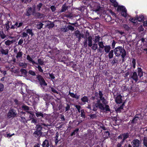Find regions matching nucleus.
Returning a JSON list of instances; mask_svg holds the SVG:
<instances>
[{
  "label": "nucleus",
  "instance_id": "8",
  "mask_svg": "<svg viewBox=\"0 0 147 147\" xmlns=\"http://www.w3.org/2000/svg\"><path fill=\"white\" fill-rule=\"evenodd\" d=\"M132 144L133 147H139L141 144V142L139 140L136 139L133 140Z\"/></svg>",
  "mask_w": 147,
  "mask_h": 147
},
{
  "label": "nucleus",
  "instance_id": "2",
  "mask_svg": "<svg viewBox=\"0 0 147 147\" xmlns=\"http://www.w3.org/2000/svg\"><path fill=\"white\" fill-rule=\"evenodd\" d=\"M114 51L115 54L117 57L121 56L123 58H124L126 55L125 50L122 47H117L114 49Z\"/></svg>",
  "mask_w": 147,
  "mask_h": 147
},
{
  "label": "nucleus",
  "instance_id": "52",
  "mask_svg": "<svg viewBox=\"0 0 147 147\" xmlns=\"http://www.w3.org/2000/svg\"><path fill=\"white\" fill-rule=\"evenodd\" d=\"M67 27L68 30L69 29L72 31H73L74 29V28L73 27L70 25H68L67 26Z\"/></svg>",
  "mask_w": 147,
  "mask_h": 147
},
{
  "label": "nucleus",
  "instance_id": "1",
  "mask_svg": "<svg viewBox=\"0 0 147 147\" xmlns=\"http://www.w3.org/2000/svg\"><path fill=\"white\" fill-rule=\"evenodd\" d=\"M107 102L104 98H102L97 101L96 103L93 106V110L95 111L96 108H98L104 111H109L110 109L109 106L107 105Z\"/></svg>",
  "mask_w": 147,
  "mask_h": 147
},
{
  "label": "nucleus",
  "instance_id": "26",
  "mask_svg": "<svg viewBox=\"0 0 147 147\" xmlns=\"http://www.w3.org/2000/svg\"><path fill=\"white\" fill-rule=\"evenodd\" d=\"M35 114L37 117H39L40 116L42 117H43V114L40 112H37Z\"/></svg>",
  "mask_w": 147,
  "mask_h": 147
},
{
  "label": "nucleus",
  "instance_id": "20",
  "mask_svg": "<svg viewBox=\"0 0 147 147\" xmlns=\"http://www.w3.org/2000/svg\"><path fill=\"white\" fill-rule=\"evenodd\" d=\"M138 76L140 77L141 78L143 76V72L142 70L139 67L138 68Z\"/></svg>",
  "mask_w": 147,
  "mask_h": 147
},
{
  "label": "nucleus",
  "instance_id": "49",
  "mask_svg": "<svg viewBox=\"0 0 147 147\" xmlns=\"http://www.w3.org/2000/svg\"><path fill=\"white\" fill-rule=\"evenodd\" d=\"M5 117V115H3L2 116H1L0 117V122H1L3 121V119Z\"/></svg>",
  "mask_w": 147,
  "mask_h": 147
},
{
  "label": "nucleus",
  "instance_id": "36",
  "mask_svg": "<svg viewBox=\"0 0 147 147\" xmlns=\"http://www.w3.org/2000/svg\"><path fill=\"white\" fill-rule=\"evenodd\" d=\"M23 89H24L25 90H26L27 89V86L26 85L24 84H23L22 85V87L21 88V92L22 94H24V93L22 91V90H24Z\"/></svg>",
  "mask_w": 147,
  "mask_h": 147
},
{
  "label": "nucleus",
  "instance_id": "5",
  "mask_svg": "<svg viewBox=\"0 0 147 147\" xmlns=\"http://www.w3.org/2000/svg\"><path fill=\"white\" fill-rule=\"evenodd\" d=\"M93 10L97 14H99L102 12V8L100 7L98 3H95Z\"/></svg>",
  "mask_w": 147,
  "mask_h": 147
},
{
  "label": "nucleus",
  "instance_id": "56",
  "mask_svg": "<svg viewBox=\"0 0 147 147\" xmlns=\"http://www.w3.org/2000/svg\"><path fill=\"white\" fill-rule=\"evenodd\" d=\"M36 128L39 131H40L41 130L42 127L40 125H36Z\"/></svg>",
  "mask_w": 147,
  "mask_h": 147
},
{
  "label": "nucleus",
  "instance_id": "31",
  "mask_svg": "<svg viewBox=\"0 0 147 147\" xmlns=\"http://www.w3.org/2000/svg\"><path fill=\"white\" fill-rule=\"evenodd\" d=\"M143 144L144 146L147 147V138L144 137L143 139Z\"/></svg>",
  "mask_w": 147,
  "mask_h": 147
},
{
  "label": "nucleus",
  "instance_id": "61",
  "mask_svg": "<svg viewBox=\"0 0 147 147\" xmlns=\"http://www.w3.org/2000/svg\"><path fill=\"white\" fill-rule=\"evenodd\" d=\"M38 80L40 82V81L42 80H43V79L42 78V77L41 76H38L37 77Z\"/></svg>",
  "mask_w": 147,
  "mask_h": 147
},
{
  "label": "nucleus",
  "instance_id": "27",
  "mask_svg": "<svg viewBox=\"0 0 147 147\" xmlns=\"http://www.w3.org/2000/svg\"><path fill=\"white\" fill-rule=\"evenodd\" d=\"M0 36L1 38L2 39H4L6 36L3 31H0Z\"/></svg>",
  "mask_w": 147,
  "mask_h": 147
},
{
  "label": "nucleus",
  "instance_id": "23",
  "mask_svg": "<svg viewBox=\"0 0 147 147\" xmlns=\"http://www.w3.org/2000/svg\"><path fill=\"white\" fill-rule=\"evenodd\" d=\"M110 1L112 3L115 7H117L118 5V3L116 2V0H110Z\"/></svg>",
  "mask_w": 147,
  "mask_h": 147
},
{
  "label": "nucleus",
  "instance_id": "40",
  "mask_svg": "<svg viewBox=\"0 0 147 147\" xmlns=\"http://www.w3.org/2000/svg\"><path fill=\"white\" fill-rule=\"evenodd\" d=\"M59 134H57L55 137V143L56 144H57L60 140L59 139H58Z\"/></svg>",
  "mask_w": 147,
  "mask_h": 147
},
{
  "label": "nucleus",
  "instance_id": "33",
  "mask_svg": "<svg viewBox=\"0 0 147 147\" xmlns=\"http://www.w3.org/2000/svg\"><path fill=\"white\" fill-rule=\"evenodd\" d=\"M34 65V67L36 68H38L39 71L40 72H42L43 71V69H42V68L39 65H35V64Z\"/></svg>",
  "mask_w": 147,
  "mask_h": 147
},
{
  "label": "nucleus",
  "instance_id": "38",
  "mask_svg": "<svg viewBox=\"0 0 147 147\" xmlns=\"http://www.w3.org/2000/svg\"><path fill=\"white\" fill-rule=\"evenodd\" d=\"M98 45L99 47L101 48H104L105 46L103 45V43L102 42H98Z\"/></svg>",
  "mask_w": 147,
  "mask_h": 147
},
{
  "label": "nucleus",
  "instance_id": "39",
  "mask_svg": "<svg viewBox=\"0 0 147 147\" xmlns=\"http://www.w3.org/2000/svg\"><path fill=\"white\" fill-rule=\"evenodd\" d=\"M20 71L22 74L24 75H26L27 73V71L25 69H20Z\"/></svg>",
  "mask_w": 147,
  "mask_h": 147
},
{
  "label": "nucleus",
  "instance_id": "22",
  "mask_svg": "<svg viewBox=\"0 0 147 147\" xmlns=\"http://www.w3.org/2000/svg\"><path fill=\"white\" fill-rule=\"evenodd\" d=\"M88 45L89 46L91 47L92 45V38L91 37L89 36L88 38Z\"/></svg>",
  "mask_w": 147,
  "mask_h": 147
},
{
  "label": "nucleus",
  "instance_id": "9",
  "mask_svg": "<svg viewBox=\"0 0 147 147\" xmlns=\"http://www.w3.org/2000/svg\"><path fill=\"white\" fill-rule=\"evenodd\" d=\"M129 136V134L127 133H126L120 135L119 136V139H122L123 138V141L126 139Z\"/></svg>",
  "mask_w": 147,
  "mask_h": 147
},
{
  "label": "nucleus",
  "instance_id": "58",
  "mask_svg": "<svg viewBox=\"0 0 147 147\" xmlns=\"http://www.w3.org/2000/svg\"><path fill=\"white\" fill-rule=\"evenodd\" d=\"M69 94L70 96L72 98H74V97H75L76 94H74L73 93H71L70 92H69Z\"/></svg>",
  "mask_w": 147,
  "mask_h": 147
},
{
  "label": "nucleus",
  "instance_id": "34",
  "mask_svg": "<svg viewBox=\"0 0 147 147\" xmlns=\"http://www.w3.org/2000/svg\"><path fill=\"white\" fill-rule=\"evenodd\" d=\"M100 37L99 36L97 35L95 36L94 37V41L95 43H96L99 41V40Z\"/></svg>",
  "mask_w": 147,
  "mask_h": 147
},
{
  "label": "nucleus",
  "instance_id": "7",
  "mask_svg": "<svg viewBox=\"0 0 147 147\" xmlns=\"http://www.w3.org/2000/svg\"><path fill=\"white\" fill-rule=\"evenodd\" d=\"M23 24V22L18 23L17 22H16L14 25H12L10 27L11 29H14L15 28L17 29L22 26Z\"/></svg>",
  "mask_w": 147,
  "mask_h": 147
},
{
  "label": "nucleus",
  "instance_id": "4",
  "mask_svg": "<svg viewBox=\"0 0 147 147\" xmlns=\"http://www.w3.org/2000/svg\"><path fill=\"white\" fill-rule=\"evenodd\" d=\"M117 9V11H121V14L123 17H125L127 16V10L125 7L123 6H118Z\"/></svg>",
  "mask_w": 147,
  "mask_h": 147
},
{
  "label": "nucleus",
  "instance_id": "50",
  "mask_svg": "<svg viewBox=\"0 0 147 147\" xmlns=\"http://www.w3.org/2000/svg\"><path fill=\"white\" fill-rule=\"evenodd\" d=\"M98 94H99L100 99L103 98V97H102V96H103L102 93V92L101 91H99Z\"/></svg>",
  "mask_w": 147,
  "mask_h": 147
},
{
  "label": "nucleus",
  "instance_id": "18",
  "mask_svg": "<svg viewBox=\"0 0 147 147\" xmlns=\"http://www.w3.org/2000/svg\"><path fill=\"white\" fill-rule=\"evenodd\" d=\"M140 116H141L140 115H136L135 118L132 120V122L133 123L136 122L137 120L139 119V118Z\"/></svg>",
  "mask_w": 147,
  "mask_h": 147
},
{
  "label": "nucleus",
  "instance_id": "53",
  "mask_svg": "<svg viewBox=\"0 0 147 147\" xmlns=\"http://www.w3.org/2000/svg\"><path fill=\"white\" fill-rule=\"evenodd\" d=\"M4 88V86L3 84L0 83V91H3Z\"/></svg>",
  "mask_w": 147,
  "mask_h": 147
},
{
  "label": "nucleus",
  "instance_id": "3",
  "mask_svg": "<svg viewBox=\"0 0 147 147\" xmlns=\"http://www.w3.org/2000/svg\"><path fill=\"white\" fill-rule=\"evenodd\" d=\"M27 27H26L24 29V31L23 32L22 34V37H26L28 35V34L30 35L31 36H33L34 35L32 32V29H27Z\"/></svg>",
  "mask_w": 147,
  "mask_h": 147
},
{
  "label": "nucleus",
  "instance_id": "43",
  "mask_svg": "<svg viewBox=\"0 0 147 147\" xmlns=\"http://www.w3.org/2000/svg\"><path fill=\"white\" fill-rule=\"evenodd\" d=\"M79 130V129L78 128H77L71 134V136H72L74 135H75L76 134V132H78Z\"/></svg>",
  "mask_w": 147,
  "mask_h": 147
},
{
  "label": "nucleus",
  "instance_id": "21",
  "mask_svg": "<svg viewBox=\"0 0 147 147\" xmlns=\"http://www.w3.org/2000/svg\"><path fill=\"white\" fill-rule=\"evenodd\" d=\"M0 51L2 54L5 55L7 54L8 53V51L7 49L4 50L3 49H2L0 50Z\"/></svg>",
  "mask_w": 147,
  "mask_h": 147
},
{
  "label": "nucleus",
  "instance_id": "12",
  "mask_svg": "<svg viewBox=\"0 0 147 147\" xmlns=\"http://www.w3.org/2000/svg\"><path fill=\"white\" fill-rule=\"evenodd\" d=\"M131 77L136 82L138 81V77L136 72H134L133 73Z\"/></svg>",
  "mask_w": 147,
  "mask_h": 147
},
{
  "label": "nucleus",
  "instance_id": "42",
  "mask_svg": "<svg viewBox=\"0 0 147 147\" xmlns=\"http://www.w3.org/2000/svg\"><path fill=\"white\" fill-rule=\"evenodd\" d=\"M98 48V45L97 44H94L92 47V49L94 50H96Z\"/></svg>",
  "mask_w": 147,
  "mask_h": 147
},
{
  "label": "nucleus",
  "instance_id": "35",
  "mask_svg": "<svg viewBox=\"0 0 147 147\" xmlns=\"http://www.w3.org/2000/svg\"><path fill=\"white\" fill-rule=\"evenodd\" d=\"M32 12V8L31 7L29 8L27 11L26 15L29 16L30 15Z\"/></svg>",
  "mask_w": 147,
  "mask_h": 147
},
{
  "label": "nucleus",
  "instance_id": "41",
  "mask_svg": "<svg viewBox=\"0 0 147 147\" xmlns=\"http://www.w3.org/2000/svg\"><path fill=\"white\" fill-rule=\"evenodd\" d=\"M113 51L111 50L109 53V58L111 59L113 58Z\"/></svg>",
  "mask_w": 147,
  "mask_h": 147
},
{
  "label": "nucleus",
  "instance_id": "47",
  "mask_svg": "<svg viewBox=\"0 0 147 147\" xmlns=\"http://www.w3.org/2000/svg\"><path fill=\"white\" fill-rule=\"evenodd\" d=\"M136 60L135 59H133L132 61V65H133V67L134 68H135L136 67Z\"/></svg>",
  "mask_w": 147,
  "mask_h": 147
},
{
  "label": "nucleus",
  "instance_id": "44",
  "mask_svg": "<svg viewBox=\"0 0 147 147\" xmlns=\"http://www.w3.org/2000/svg\"><path fill=\"white\" fill-rule=\"evenodd\" d=\"M81 116L82 117L85 118V114L84 112V111L83 110H82L81 111Z\"/></svg>",
  "mask_w": 147,
  "mask_h": 147
},
{
  "label": "nucleus",
  "instance_id": "45",
  "mask_svg": "<svg viewBox=\"0 0 147 147\" xmlns=\"http://www.w3.org/2000/svg\"><path fill=\"white\" fill-rule=\"evenodd\" d=\"M40 84L42 85L46 86L47 85V83L45 82L44 79L40 81Z\"/></svg>",
  "mask_w": 147,
  "mask_h": 147
},
{
  "label": "nucleus",
  "instance_id": "57",
  "mask_svg": "<svg viewBox=\"0 0 147 147\" xmlns=\"http://www.w3.org/2000/svg\"><path fill=\"white\" fill-rule=\"evenodd\" d=\"M23 40L22 39H21L19 40L18 42V44L19 45H21L23 43Z\"/></svg>",
  "mask_w": 147,
  "mask_h": 147
},
{
  "label": "nucleus",
  "instance_id": "14",
  "mask_svg": "<svg viewBox=\"0 0 147 147\" xmlns=\"http://www.w3.org/2000/svg\"><path fill=\"white\" fill-rule=\"evenodd\" d=\"M27 59L30 62H31L32 64L33 65L37 64V63H36L34 61H33L32 59L31 58L29 55H28L27 57Z\"/></svg>",
  "mask_w": 147,
  "mask_h": 147
},
{
  "label": "nucleus",
  "instance_id": "19",
  "mask_svg": "<svg viewBox=\"0 0 147 147\" xmlns=\"http://www.w3.org/2000/svg\"><path fill=\"white\" fill-rule=\"evenodd\" d=\"M110 49L111 47L110 46L107 45L105 46V47H104L105 51L106 53H109V52Z\"/></svg>",
  "mask_w": 147,
  "mask_h": 147
},
{
  "label": "nucleus",
  "instance_id": "15",
  "mask_svg": "<svg viewBox=\"0 0 147 147\" xmlns=\"http://www.w3.org/2000/svg\"><path fill=\"white\" fill-rule=\"evenodd\" d=\"M14 42V41L13 40H7L5 41V43L6 45L7 46H9L11 44L13 43Z\"/></svg>",
  "mask_w": 147,
  "mask_h": 147
},
{
  "label": "nucleus",
  "instance_id": "17",
  "mask_svg": "<svg viewBox=\"0 0 147 147\" xmlns=\"http://www.w3.org/2000/svg\"><path fill=\"white\" fill-rule=\"evenodd\" d=\"M136 20H137L139 22H141L144 20V17L142 15H140L138 17L137 16H136Z\"/></svg>",
  "mask_w": 147,
  "mask_h": 147
},
{
  "label": "nucleus",
  "instance_id": "25",
  "mask_svg": "<svg viewBox=\"0 0 147 147\" xmlns=\"http://www.w3.org/2000/svg\"><path fill=\"white\" fill-rule=\"evenodd\" d=\"M43 24L40 22H39L38 24L36 26V28L39 29H40L42 28Z\"/></svg>",
  "mask_w": 147,
  "mask_h": 147
},
{
  "label": "nucleus",
  "instance_id": "13",
  "mask_svg": "<svg viewBox=\"0 0 147 147\" xmlns=\"http://www.w3.org/2000/svg\"><path fill=\"white\" fill-rule=\"evenodd\" d=\"M49 142L47 140H45L43 142L42 144V147H49Z\"/></svg>",
  "mask_w": 147,
  "mask_h": 147
},
{
  "label": "nucleus",
  "instance_id": "6",
  "mask_svg": "<svg viewBox=\"0 0 147 147\" xmlns=\"http://www.w3.org/2000/svg\"><path fill=\"white\" fill-rule=\"evenodd\" d=\"M16 111L13 109H11L8 112L7 116L9 118L14 117L17 115Z\"/></svg>",
  "mask_w": 147,
  "mask_h": 147
},
{
  "label": "nucleus",
  "instance_id": "46",
  "mask_svg": "<svg viewBox=\"0 0 147 147\" xmlns=\"http://www.w3.org/2000/svg\"><path fill=\"white\" fill-rule=\"evenodd\" d=\"M28 73L30 74L32 76H35L36 75L35 72L32 70H29Z\"/></svg>",
  "mask_w": 147,
  "mask_h": 147
},
{
  "label": "nucleus",
  "instance_id": "48",
  "mask_svg": "<svg viewBox=\"0 0 147 147\" xmlns=\"http://www.w3.org/2000/svg\"><path fill=\"white\" fill-rule=\"evenodd\" d=\"M129 20L130 21L134 23H136L137 21L136 18V17H135V18H130Z\"/></svg>",
  "mask_w": 147,
  "mask_h": 147
},
{
  "label": "nucleus",
  "instance_id": "55",
  "mask_svg": "<svg viewBox=\"0 0 147 147\" xmlns=\"http://www.w3.org/2000/svg\"><path fill=\"white\" fill-rule=\"evenodd\" d=\"M51 90L52 92H53L54 93H56L57 94L58 93V92L57 91V90L53 88H52V87L51 88Z\"/></svg>",
  "mask_w": 147,
  "mask_h": 147
},
{
  "label": "nucleus",
  "instance_id": "51",
  "mask_svg": "<svg viewBox=\"0 0 147 147\" xmlns=\"http://www.w3.org/2000/svg\"><path fill=\"white\" fill-rule=\"evenodd\" d=\"M89 116L92 119L95 118L97 117V116L95 114H91L89 115Z\"/></svg>",
  "mask_w": 147,
  "mask_h": 147
},
{
  "label": "nucleus",
  "instance_id": "16",
  "mask_svg": "<svg viewBox=\"0 0 147 147\" xmlns=\"http://www.w3.org/2000/svg\"><path fill=\"white\" fill-rule=\"evenodd\" d=\"M68 8V7L65 4H64L62 6V9L60 11V12H63L66 11Z\"/></svg>",
  "mask_w": 147,
  "mask_h": 147
},
{
  "label": "nucleus",
  "instance_id": "28",
  "mask_svg": "<svg viewBox=\"0 0 147 147\" xmlns=\"http://www.w3.org/2000/svg\"><path fill=\"white\" fill-rule=\"evenodd\" d=\"M19 65L20 67H22L23 68H26L27 66V65L25 63H23L22 62H20L19 63Z\"/></svg>",
  "mask_w": 147,
  "mask_h": 147
},
{
  "label": "nucleus",
  "instance_id": "37",
  "mask_svg": "<svg viewBox=\"0 0 147 147\" xmlns=\"http://www.w3.org/2000/svg\"><path fill=\"white\" fill-rule=\"evenodd\" d=\"M38 63H37L38 64H35L36 65H38V64H39L40 65H42L44 64V62L42 61V60L41 59H38Z\"/></svg>",
  "mask_w": 147,
  "mask_h": 147
},
{
  "label": "nucleus",
  "instance_id": "63",
  "mask_svg": "<svg viewBox=\"0 0 147 147\" xmlns=\"http://www.w3.org/2000/svg\"><path fill=\"white\" fill-rule=\"evenodd\" d=\"M9 22L8 21V23H7V24H6V29L7 30H9L10 28V27H9Z\"/></svg>",
  "mask_w": 147,
  "mask_h": 147
},
{
  "label": "nucleus",
  "instance_id": "59",
  "mask_svg": "<svg viewBox=\"0 0 147 147\" xmlns=\"http://www.w3.org/2000/svg\"><path fill=\"white\" fill-rule=\"evenodd\" d=\"M51 10L53 12L55 11L56 10V8L53 5H52L51 6Z\"/></svg>",
  "mask_w": 147,
  "mask_h": 147
},
{
  "label": "nucleus",
  "instance_id": "32",
  "mask_svg": "<svg viewBox=\"0 0 147 147\" xmlns=\"http://www.w3.org/2000/svg\"><path fill=\"white\" fill-rule=\"evenodd\" d=\"M22 52L19 51L17 53L16 57L17 59L20 58L22 57Z\"/></svg>",
  "mask_w": 147,
  "mask_h": 147
},
{
  "label": "nucleus",
  "instance_id": "29",
  "mask_svg": "<svg viewBox=\"0 0 147 147\" xmlns=\"http://www.w3.org/2000/svg\"><path fill=\"white\" fill-rule=\"evenodd\" d=\"M61 31L65 32H67L68 30V29L67 27H66V26H65L63 27H62L61 28Z\"/></svg>",
  "mask_w": 147,
  "mask_h": 147
},
{
  "label": "nucleus",
  "instance_id": "64",
  "mask_svg": "<svg viewBox=\"0 0 147 147\" xmlns=\"http://www.w3.org/2000/svg\"><path fill=\"white\" fill-rule=\"evenodd\" d=\"M123 27L125 28V29L126 30H128L129 29V27L127 26V25L126 24H124L123 26Z\"/></svg>",
  "mask_w": 147,
  "mask_h": 147
},
{
  "label": "nucleus",
  "instance_id": "10",
  "mask_svg": "<svg viewBox=\"0 0 147 147\" xmlns=\"http://www.w3.org/2000/svg\"><path fill=\"white\" fill-rule=\"evenodd\" d=\"M75 34L77 37L78 38L79 40L82 37H83V35L78 30H76L75 32Z\"/></svg>",
  "mask_w": 147,
  "mask_h": 147
},
{
  "label": "nucleus",
  "instance_id": "24",
  "mask_svg": "<svg viewBox=\"0 0 147 147\" xmlns=\"http://www.w3.org/2000/svg\"><path fill=\"white\" fill-rule=\"evenodd\" d=\"M81 100L83 102H88V101L87 97L85 96L82 98Z\"/></svg>",
  "mask_w": 147,
  "mask_h": 147
},
{
  "label": "nucleus",
  "instance_id": "62",
  "mask_svg": "<svg viewBox=\"0 0 147 147\" xmlns=\"http://www.w3.org/2000/svg\"><path fill=\"white\" fill-rule=\"evenodd\" d=\"M22 108L25 110H28L29 109V107L27 106H24L22 107Z\"/></svg>",
  "mask_w": 147,
  "mask_h": 147
},
{
  "label": "nucleus",
  "instance_id": "60",
  "mask_svg": "<svg viewBox=\"0 0 147 147\" xmlns=\"http://www.w3.org/2000/svg\"><path fill=\"white\" fill-rule=\"evenodd\" d=\"M48 26L49 28H51L53 27L54 26V25L53 23H51Z\"/></svg>",
  "mask_w": 147,
  "mask_h": 147
},
{
  "label": "nucleus",
  "instance_id": "54",
  "mask_svg": "<svg viewBox=\"0 0 147 147\" xmlns=\"http://www.w3.org/2000/svg\"><path fill=\"white\" fill-rule=\"evenodd\" d=\"M75 107L77 109L78 111L80 113V109H81V106L79 105H76L75 106Z\"/></svg>",
  "mask_w": 147,
  "mask_h": 147
},
{
  "label": "nucleus",
  "instance_id": "11",
  "mask_svg": "<svg viewBox=\"0 0 147 147\" xmlns=\"http://www.w3.org/2000/svg\"><path fill=\"white\" fill-rule=\"evenodd\" d=\"M115 101L116 103L118 104H120L121 103V96L120 95H118L115 99Z\"/></svg>",
  "mask_w": 147,
  "mask_h": 147
},
{
  "label": "nucleus",
  "instance_id": "30",
  "mask_svg": "<svg viewBox=\"0 0 147 147\" xmlns=\"http://www.w3.org/2000/svg\"><path fill=\"white\" fill-rule=\"evenodd\" d=\"M42 4L41 3H39L36 6V9L38 11H39L40 10V9L42 6Z\"/></svg>",
  "mask_w": 147,
  "mask_h": 147
}]
</instances>
